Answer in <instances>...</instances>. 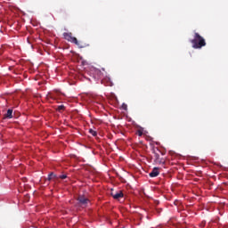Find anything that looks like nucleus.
I'll use <instances>...</instances> for the list:
<instances>
[{"mask_svg": "<svg viewBox=\"0 0 228 228\" xmlns=\"http://www.w3.org/2000/svg\"><path fill=\"white\" fill-rule=\"evenodd\" d=\"M193 49H202L206 47V39L200 36V34L195 32L193 39L191 40Z\"/></svg>", "mask_w": 228, "mask_h": 228, "instance_id": "obj_1", "label": "nucleus"}, {"mask_svg": "<svg viewBox=\"0 0 228 228\" xmlns=\"http://www.w3.org/2000/svg\"><path fill=\"white\" fill-rule=\"evenodd\" d=\"M65 40L68 42H71V44H75L76 45H79V41L75 37H72V32H64L62 34Z\"/></svg>", "mask_w": 228, "mask_h": 228, "instance_id": "obj_2", "label": "nucleus"}, {"mask_svg": "<svg viewBox=\"0 0 228 228\" xmlns=\"http://www.w3.org/2000/svg\"><path fill=\"white\" fill-rule=\"evenodd\" d=\"M110 195L116 200H118V199H122L124 197V192H122V191H116V192H111Z\"/></svg>", "mask_w": 228, "mask_h": 228, "instance_id": "obj_3", "label": "nucleus"}, {"mask_svg": "<svg viewBox=\"0 0 228 228\" xmlns=\"http://www.w3.org/2000/svg\"><path fill=\"white\" fill-rule=\"evenodd\" d=\"M77 200L81 206H86L88 202L90 201L85 196H78Z\"/></svg>", "mask_w": 228, "mask_h": 228, "instance_id": "obj_4", "label": "nucleus"}, {"mask_svg": "<svg viewBox=\"0 0 228 228\" xmlns=\"http://www.w3.org/2000/svg\"><path fill=\"white\" fill-rule=\"evenodd\" d=\"M159 175V167H154L150 173V177H158Z\"/></svg>", "mask_w": 228, "mask_h": 228, "instance_id": "obj_5", "label": "nucleus"}, {"mask_svg": "<svg viewBox=\"0 0 228 228\" xmlns=\"http://www.w3.org/2000/svg\"><path fill=\"white\" fill-rule=\"evenodd\" d=\"M4 118H13V110L9 109L7 113L4 114Z\"/></svg>", "mask_w": 228, "mask_h": 228, "instance_id": "obj_6", "label": "nucleus"}, {"mask_svg": "<svg viewBox=\"0 0 228 228\" xmlns=\"http://www.w3.org/2000/svg\"><path fill=\"white\" fill-rule=\"evenodd\" d=\"M53 179H58V176H56V175H54V173H50L48 175L47 181H52Z\"/></svg>", "mask_w": 228, "mask_h": 228, "instance_id": "obj_7", "label": "nucleus"}, {"mask_svg": "<svg viewBox=\"0 0 228 228\" xmlns=\"http://www.w3.org/2000/svg\"><path fill=\"white\" fill-rule=\"evenodd\" d=\"M155 163L157 164V165H165V160L163 159H161V158H159V159L158 160H155Z\"/></svg>", "mask_w": 228, "mask_h": 228, "instance_id": "obj_8", "label": "nucleus"}, {"mask_svg": "<svg viewBox=\"0 0 228 228\" xmlns=\"http://www.w3.org/2000/svg\"><path fill=\"white\" fill-rule=\"evenodd\" d=\"M57 110H58V111H63V110H65V105H59L58 108H57Z\"/></svg>", "mask_w": 228, "mask_h": 228, "instance_id": "obj_9", "label": "nucleus"}, {"mask_svg": "<svg viewBox=\"0 0 228 228\" xmlns=\"http://www.w3.org/2000/svg\"><path fill=\"white\" fill-rule=\"evenodd\" d=\"M89 133H90V134H92L93 136H97V132H95V131L93 130V129H90V130H89Z\"/></svg>", "mask_w": 228, "mask_h": 228, "instance_id": "obj_10", "label": "nucleus"}, {"mask_svg": "<svg viewBox=\"0 0 228 228\" xmlns=\"http://www.w3.org/2000/svg\"><path fill=\"white\" fill-rule=\"evenodd\" d=\"M154 158H155V161H158V159H159V154L154 152Z\"/></svg>", "mask_w": 228, "mask_h": 228, "instance_id": "obj_11", "label": "nucleus"}, {"mask_svg": "<svg viewBox=\"0 0 228 228\" xmlns=\"http://www.w3.org/2000/svg\"><path fill=\"white\" fill-rule=\"evenodd\" d=\"M137 134H138V136H142L143 135V131L138 130Z\"/></svg>", "mask_w": 228, "mask_h": 228, "instance_id": "obj_12", "label": "nucleus"}, {"mask_svg": "<svg viewBox=\"0 0 228 228\" xmlns=\"http://www.w3.org/2000/svg\"><path fill=\"white\" fill-rule=\"evenodd\" d=\"M59 179H67V175H61L59 176Z\"/></svg>", "mask_w": 228, "mask_h": 228, "instance_id": "obj_13", "label": "nucleus"}, {"mask_svg": "<svg viewBox=\"0 0 228 228\" xmlns=\"http://www.w3.org/2000/svg\"><path fill=\"white\" fill-rule=\"evenodd\" d=\"M122 108H123V110H127V105L126 103H123Z\"/></svg>", "mask_w": 228, "mask_h": 228, "instance_id": "obj_14", "label": "nucleus"}]
</instances>
